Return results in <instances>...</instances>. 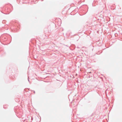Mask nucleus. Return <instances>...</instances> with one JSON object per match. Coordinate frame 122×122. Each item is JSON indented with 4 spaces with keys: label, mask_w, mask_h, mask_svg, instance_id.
<instances>
[{
    "label": "nucleus",
    "mask_w": 122,
    "mask_h": 122,
    "mask_svg": "<svg viewBox=\"0 0 122 122\" xmlns=\"http://www.w3.org/2000/svg\"><path fill=\"white\" fill-rule=\"evenodd\" d=\"M3 38L4 39H5L4 40V41L6 40L7 39V37L5 36H4V37H3Z\"/></svg>",
    "instance_id": "obj_1"
},
{
    "label": "nucleus",
    "mask_w": 122,
    "mask_h": 122,
    "mask_svg": "<svg viewBox=\"0 0 122 122\" xmlns=\"http://www.w3.org/2000/svg\"><path fill=\"white\" fill-rule=\"evenodd\" d=\"M29 77H28V81H29V82H30V81H29Z\"/></svg>",
    "instance_id": "obj_2"
},
{
    "label": "nucleus",
    "mask_w": 122,
    "mask_h": 122,
    "mask_svg": "<svg viewBox=\"0 0 122 122\" xmlns=\"http://www.w3.org/2000/svg\"><path fill=\"white\" fill-rule=\"evenodd\" d=\"M33 91L34 92V93H35V91Z\"/></svg>",
    "instance_id": "obj_3"
}]
</instances>
